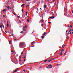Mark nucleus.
<instances>
[{
    "label": "nucleus",
    "mask_w": 73,
    "mask_h": 73,
    "mask_svg": "<svg viewBox=\"0 0 73 73\" xmlns=\"http://www.w3.org/2000/svg\"><path fill=\"white\" fill-rule=\"evenodd\" d=\"M20 45L21 46H24L25 45V43L24 42H22L20 44Z\"/></svg>",
    "instance_id": "f257e3e1"
},
{
    "label": "nucleus",
    "mask_w": 73,
    "mask_h": 73,
    "mask_svg": "<svg viewBox=\"0 0 73 73\" xmlns=\"http://www.w3.org/2000/svg\"><path fill=\"white\" fill-rule=\"evenodd\" d=\"M64 49H62L61 50V52L60 54V55H61V56H62V55H63L62 52H64Z\"/></svg>",
    "instance_id": "f03ea898"
},
{
    "label": "nucleus",
    "mask_w": 73,
    "mask_h": 73,
    "mask_svg": "<svg viewBox=\"0 0 73 73\" xmlns=\"http://www.w3.org/2000/svg\"><path fill=\"white\" fill-rule=\"evenodd\" d=\"M7 7L8 8V10L12 9V8H11V7H9V6H7Z\"/></svg>",
    "instance_id": "7ed1b4c3"
},
{
    "label": "nucleus",
    "mask_w": 73,
    "mask_h": 73,
    "mask_svg": "<svg viewBox=\"0 0 73 73\" xmlns=\"http://www.w3.org/2000/svg\"><path fill=\"white\" fill-rule=\"evenodd\" d=\"M46 68H52V66H50V67L46 66Z\"/></svg>",
    "instance_id": "20e7f679"
},
{
    "label": "nucleus",
    "mask_w": 73,
    "mask_h": 73,
    "mask_svg": "<svg viewBox=\"0 0 73 73\" xmlns=\"http://www.w3.org/2000/svg\"><path fill=\"white\" fill-rule=\"evenodd\" d=\"M45 34H46V32H44V33H43V36H45Z\"/></svg>",
    "instance_id": "39448f33"
},
{
    "label": "nucleus",
    "mask_w": 73,
    "mask_h": 73,
    "mask_svg": "<svg viewBox=\"0 0 73 73\" xmlns=\"http://www.w3.org/2000/svg\"><path fill=\"white\" fill-rule=\"evenodd\" d=\"M22 17L23 18H24V17H25V16H24V14H23L22 15Z\"/></svg>",
    "instance_id": "423d86ee"
},
{
    "label": "nucleus",
    "mask_w": 73,
    "mask_h": 73,
    "mask_svg": "<svg viewBox=\"0 0 73 73\" xmlns=\"http://www.w3.org/2000/svg\"><path fill=\"white\" fill-rule=\"evenodd\" d=\"M2 28L3 29H4V26L3 24L2 25Z\"/></svg>",
    "instance_id": "0eeeda50"
},
{
    "label": "nucleus",
    "mask_w": 73,
    "mask_h": 73,
    "mask_svg": "<svg viewBox=\"0 0 73 73\" xmlns=\"http://www.w3.org/2000/svg\"><path fill=\"white\" fill-rule=\"evenodd\" d=\"M72 31V30H71V29L70 28V31H69V32H68V33L70 32H71Z\"/></svg>",
    "instance_id": "6e6552de"
},
{
    "label": "nucleus",
    "mask_w": 73,
    "mask_h": 73,
    "mask_svg": "<svg viewBox=\"0 0 73 73\" xmlns=\"http://www.w3.org/2000/svg\"><path fill=\"white\" fill-rule=\"evenodd\" d=\"M65 45L64 44V45H62V48H64V47H65Z\"/></svg>",
    "instance_id": "1a4fd4ad"
},
{
    "label": "nucleus",
    "mask_w": 73,
    "mask_h": 73,
    "mask_svg": "<svg viewBox=\"0 0 73 73\" xmlns=\"http://www.w3.org/2000/svg\"><path fill=\"white\" fill-rule=\"evenodd\" d=\"M24 5H25V4H23L22 5H21V7H23V6H24Z\"/></svg>",
    "instance_id": "9d476101"
},
{
    "label": "nucleus",
    "mask_w": 73,
    "mask_h": 73,
    "mask_svg": "<svg viewBox=\"0 0 73 73\" xmlns=\"http://www.w3.org/2000/svg\"><path fill=\"white\" fill-rule=\"evenodd\" d=\"M5 11H6V9H5L3 10V12H5Z\"/></svg>",
    "instance_id": "9b49d317"
},
{
    "label": "nucleus",
    "mask_w": 73,
    "mask_h": 73,
    "mask_svg": "<svg viewBox=\"0 0 73 73\" xmlns=\"http://www.w3.org/2000/svg\"><path fill=\"white\" fill-rule=\"evenodd\" d=\"M23 31H26V30H25V29L23 28Z\"/></svg>",
    "instance_id": "f8f14e48"
},
{
    "label": "nucleus",
    "mask_w": 73,
    "mask_h": 73,
    "mask_svg": "<svg viewBox=\"0 0 73 73\" xmlns=\"http://www.w3.org/2000/svg\"><path fill=\"white\" fill-rule=\"evenodd\" d=\"M52 66V65L51 64H50L48 65V66Z\"/></svg>",
    "instance_id": "ddd939ff"
},
{
    "label": "nucleus",
    "mask_w": 73,
    "mask_h": 73,
    "mask_svg": "<svg viewBox=\"0 0 73 73\" xmlns=\"http://www.w3.org/2000/svg\"><path fill=\"white\" fill-rule=\"evenodd\" d=\"M12 13H13V15H14L15 16L16 15V14H15V13H14L13 12H12Z\"/></svg>",
    "instance_id": "4468645a"
},
{
    "label": "nucleus",
    "mask_w": 73,
    "mask_h": 73,
    "mask_svg": "<svg viewBox=\"0 0 73 73\" xmlns=\"http://www.w3.org/2000/svg\"><path fill=\"white\" fill-rule=\"evenodd\" d=\"M52 61V60L50 59V60H49L48 61V62H50V61Z\"/></svg>",
    "instance_id": "2eb2a0df"
},
{
    "label": "nucleus",
    "mask_w": 73,
    "mask_h": 73,
    "mask_svg": "<svg viewBox=\"0 0 73 73\" xmlns=\"http://www.w3.org/2000/svg\"><path fill=\"white\" fill-rule=\"evenodd\" d=\"M17 17L18 18V19H19V18H20V17L19 16H17Z\"/></svg>",
    "instance_id": "dca6fc26"
},
{
    "label": "nucleus",
    "mask_w": 73,
    "mask_h": 73,
    "mask_svg": "<svg viewBox=\"0 0 73 73\" xmlns=\"http://www.w3.org/2000/svg\"><path fill=\"white\" fill-rule=\"evenodd\" d=\"M44 8H46V5H44Z\"/></svg>",
    "instance_id": "f3484780"
},
{
    "label": "nucleus",
    "mask_w": 73,
    "mask_h": 73,
    "mask_svg": "<svg viewBox=\"0 0 73 73\" xmlns=\"http://www.w3.org/2000/svg\"><path fill=\"white\" fill-rule=\"evenodd\" d=\"M66 53H67V51H66L65 52V53H64V54H65V55H66Z\"/></svg>",
    "instance_id": "a211bd4d"
},
{
    "label": "nucleus",
    "mask_w": 73,
    "mask_h": 73,
    "mask_svg": "<svg viewBox=\"0 0 73 73\" xmlns=\"http://www.w3.org/2000/svg\"><path fill=\"white\" fill-rule=\"evenodd\" d=\"M21 33H24V32L23 31H21V32H20Z\"/></svg>",
    "instance_id": "6ab92c4d"
},
{
    "label": "nucleus",
    "mask_w": 73,
    "mask_h": 73,
    "mask_svg": "<svg viewBox=\"0 0 73 73\" xmlns=\"http://www.w3.org/2000/svg\"><path fill=\"white\" fill-rule=\"evenodd\" d=\"M0 28H2V25H0Z\"/></svg>",
    "instance_id": "aec40b11"
},
{
    "label": "nucleus",
    "mask_w": 73,
    "mask_h": 73,
    "mask_svg": "<svg viewBox=\"0 0 73 73\" xmlns=\"http://www.w3.org/2000/svg\"><path fill=\"white\" fill-rule=\"evenodd\" d=\"M7 27H8L9 26V24L8 23H7Z\"/></svg>",
    "instance_id": "412c9836"
},
{
    "label": "nucleus",
    "mask_w": 73,
    "mask_h": 73,
    "mask_svg": "<svg viewBox=\"0 0 73 73\" xmlns=\"http://www.w3.org/2000/svg\"><path fill=\"white\" fill-rule=\"evenodd\" d=\"M28 14V12H26V15H27Z\"/></svg>",
    "instance_id": "4be33fe9"
},
{
    "label": "nucleus",
    "mask_w": 73,
    "mask_h": 73,
    "mask_svg": "<svg viewBox=\"0 0 73 73\" xmlns=\"http://www.w3.org/2000/svg\"><path fill=\"white\" fill-rule=\"evenodd\" d=\"M19 69V68H18L16 69H15V70H17H17H18V69Z\"/></svg>",
    "instance_id": "5701e85b"
},
{
    "label": "nucleus",
    "mask_w": 73,
    "mask_h": 73,
    "mask_svg": "<svg viewBox=\"0 0 73 73\" xmlns=\"http://www.w3.org/2000/svg\"><path fill=\"white\" fill-rule=\"evenodd\" d=\"M42 38H44V36H41Z\"/></svg>",
    "instance_id": "b1692460"
},
{
    "label": "nucleus",
    "mask_w": 73,
    "mask_h": 73,
    "mask_svg": "<svg viewBox=\"0 0 73 73\" xmlns=\"http://www.w3.org/2000/svg\"><path fill=\"white\" fill-rule=\"evenodd\" d=\"M9 44H11V41H9Z\"/></svg>",
    "instance_id": "393cba45"
},
{
    "label": "nucleus",
    "mask_w": 73,
    "mask_h": 73,
    "mask_svg": "<svg viewBox=\"0 0 73 73\" xmlns=\"http://www.w3.org/2000/svg\"><path fill=\"white\" fill-rule=\"evenodd\" d=\"M48 61V60H46L44 61V62H46Z\"/></svg>",
    "instance_id": "a878e982"
},
{
    "label": "nucleus",
    "mask_w": 73,
    "mask_h": 73,
    "mask_svg": "<svg viewBox=\"0 0 73 73\" xmlns=\"http://www.w3.org/2000/svg\"><path fill=\"white\" fill-rule=\"evenodd\" d=\"M11 52H12V53H14V52H14V51H13V50L11 51Z\"/></svg>",
    "instance_id": "bb28decb"
},
{
    "label": "nucleus",
    "mask_w": 73,
    "mask_h": 73,
    "mask_svg": "<svg viewBox=\"0 0 73 73\" xmlns=\"http://www.w3.org/2000/svg\"><path fill=\"white\" fill-rule=\"evenodd\" d=\"M45 29H46V25H45Z\"/></svg>",
    "instance_id": "cd10ccee"
},
{
    "label": "nucleus",
    "mask_w": 73,
    "mask_h": 73,
    "mask_svg": "<svg viewBox=\"0 0 73 73\" xmlns=\"http://www.w3.org/2000/svg\"><path fill=\"white\" fill-rule=\"evenodd\" d=\"M19 21L20 23H21V21L19 20Z\"/></svg>",
    "instance_id": "c85d7f7f"
},
{
    "label": "nucleus",
    "mask_w": 73,
    "mask_h": 73,
    "mask_svg": "<svg viewBox=\"0 0 73 73\" xmlns=\"http://www.w3.org/2000/svg\"><path fill=\"white\" fill-rule=\"evenodd\" d=\"M15 41H18V40H16V39H14V41H15Z\"/></svg>",
    "instance_id": "c756f323"
},
{
    "label": "nucleus",
    "mask_w": 73,
    "mask_h": 73,
    "mask_svg": "<svg viewBox=\"0 0 73 73\" xmlns=\"http://www.w3.org/2000/svg\"><path fill=\"white\" fill-rule=\"evenodd\" d=\"M17 71V70H16L14 72V73H15V72H16Z\"/></svg>",
    "instance_id": "7c9ffc66"
},
{
    "label": "nucleus",
    "mask_w": 73,
    "mask_h": 73,
    "mask_svg": "<svg viewBox=\"0 0 73 73\" xmlns=\"http://www.w3.org/2000/svg\"><path fill=\"white\" fill-rule=\"evenodd\" d=\"M30 1V0H26V1Z\"/></svg>",
    "instance_id": "2f4dec72"
},
{
    "label": "nucleus",
    "mask_w": 73,
    "mask_h": 73,
    "mask_svg": "<svg viewBox=\"0 0 73 73\" xmlns=\"http://www.w3.org/2000/svg\"><path fill=\"white\" fill-rule=\"evenodd\" d=\"M49 18H50V19H53V18H52V17H49Z\"/></svg>",
    "instance_id": "473e14b6"
},
{
    "label": "nucleus",
    "mask_w": 73,
    "mask_h": 73,
    "mask_svg": "<svg viewBox=\"0 0 73 73\" xmlns=\"http://www.w3.org/2000/svg\"><path fill=\"white\" fill-rule=\"evenodd\" d=\"M52 18H54V16H52Z\"/></svg>",
    "instance_id": "72a5a7b5"
},
{
    "label": "nucleus",
    "mask_w": 73,
    "mask_h": 73,
    "mask_svg": "<svg viewBox=\"0 0 73 73\" xmlns=\"http://www.w3.org/2000/svg\"><path fill=\"white\" fill-rule=\"evenodd\" d=\"M48 23H49V24H51V23H51V22H48Z\"/></svg>",
    "instance_id": "f704fd0d"
},
{
    "label": "nucleus",
    "mask_w": 73,
    "mask_h": 73,
    "mask_svg": "<svg viewBox=\"0 0 73 73\" xmlns=\"http://www.w3.org/2000/svg\"><path fill=\"white\" fill-rule=\"evenodd\" d=\"M27 21L28 22H29V19H27Z\"/></svg>",
    "instance_id": "c9c22d12"
},
{
    "label": "nucleus",
    "mask_w": 73,
    "mask_h": 73,
    "mask_svg": "<svg viewBox=\"0 0 73 73\" xmlns=\"http://www.w3.org/2000/svg\"><path fill=\"white\" fill-rule=\"evenodd\" d=\"M68 30H67L66 31V33H67V32H68Z\"/></svg>",
    "instance_id": "e433bc0d"
},
{
    "label": "nucleus",
    "mask_w": 73,
    "mask_h": 73,
    "mask_svg": "<svg viewBox=\"0 0 73 73\" xmlns=\"http://www.w3.org/2000/svg\"><path fill=\"white\" fill-rule=\"evenodd\" d=\"M70 26L71 27V28H72L73 27L72 26V25H70Z\"/></svg>",
    "instance_id": "4c0bfd02"
},
{
    "label": "nucleus",
    "mask_w": 73,
    "mask_h": 73,
    "mask_svg": "<svg viewBox=\"0 0 73 73\" xmlns=\"http://www.w3.org/2000/svg\"><path fill=\"white\" fill-rule=\"evenodd\" d=\"M25 27H26V28H28V26H25Z\"/></svg>",
    "instance_id": "58836bf2"
},
{
    "label": "nucleus",
    "mask_w": 73,
    "mask_h": 73,
    "mask_svg": "<svg viewBox=\"0 0 73 73\" xmlns=\"http://www.w3.org/2000/svg\"><path fill=\"white\" fill-rule=\"evenodd\" d=\"M71 34H72V32H70V35H71Z\"/></svg>",
    "instance_id": "ea45409f"
},
{
    "label": "nucleus",
    "mask_w": 73,
    "mask_h": 73,
    "mask_svg": "<svg viewBox=\"0 0 73 73\" xmlns=\"http://www.w3.org/2000/svg\"><path fill=\"white\" fill-rule=\"evenodd\" d=\"M23 71H24V72H26L25 71V70H23Z\"/></svg>",
    "instance_id": "a19ab883"
},
{
    "label": "nucleus",
    "mask_w": 73,
    "mask_h": 73,
    "mask_svg": "<svg viewBox=\"0 0 73 73\" xmlns=\"http://www.w3.org/2000/svg\"><path fill=\"white\" fill-rule=\"evenodd\" d=\"M23 54V52H22L21 53V54Z\"/></svg>",
    "instance_id": "79ce46f5"
},
{
    "label": "nucleus",
    "mask_w": 73,
    "mask_h": 73,
    "mask_svg": "<svg viewBox=\"0 0 73 73\" xmlns=\"http://www.w3.org/2000/svg\"><path fill=\"white\" fill-rule=\"evenodd\" d=\"M44 20H42V22H44Z\"/></svg>",
    "instance_id": "37998d69"
},
{
    "label": "nucleus",
    "mask_w": 73,
    "mask_h": 73,
    "mask_svg": "<svg viewBox=\"0 0 73 73\" xmlns=\"http://www.w3.org/2000/svg\"><path fill=\"white\" fill-rule=\"evenodd\" d=\"M32 42V43H35V42L33 41V42Z\"/></svg>",
    "instance_id": "c03bdc74"
},
{
    "label": "nucleus",
    "mask_w": 73,
    "mask_h": 73,
    "mask_svg": "<svg viewBox=\"0 0 73 73\" xmlns=\"http://www.w3.org/2000/svg\"><path fill=\"white\" fill-rule=\"evenodd\" d=\"M31 45H33V43H32V42L31 43Z\"/></svg>",
    "instance_id": "a18cd8bd"
},
{
    "label": "nucleus",
    "mask_w": 73,
    "mask_h": 73,
    "mask_svg": "<svg viewBox=\"0 0 73 73\" xmlns=\"http://www.w3.org/2000/svg\"><path fill=\"white\" fill-rule=\"evenodd\" d=\"M41 26H42H42H43V24H41Z\"/></svg>",
    "instance_id": "49530a36"
},
{
    "label": "nucleus",
    "mask_w": 73,
    "mask_h": 73,
    "mask_svg": "<svg viewBox=\"0 0 73 73\" xmlns=\"http://www.w3.org/2000/svg\"><path fill=\"white\" fill-rule=\"evenodd\" d=\"M22 12H24V10H23L22 9Z\"/></svg>",
    "instance_id": "de8ad7c7"
},
{
    "label": "nucleus",
    "mask_w": 73,
    "mask_h": 73,
    "mask_svg": "<svg viewBox=\"0 0 73 73\" xmlns=\"http://www.w3.org/2000/svg\"><path fill=\"white\" fill-rule=\"evenodd\" d=\"M28 6H29V5H27V6H26V7H28Z\"/></svg>",
    "instance_id": "09e8293b"
},
{
    "label": "nucleus",
    "mask_w": 73,
    "mask_h": 73,
    "mask_svg": "<svg viewBox=\"0 0 73 73\" xmlns=\"http://www.w3.org/2000/svg\"><path fill=\"white\" fill-rule=\"evenodd\" d=\"M31 47H34V46H31Z\"/></svg>",
    "instance_id": "8fccbe9b"
},
{
    "label": "nucleus",
    "mask_w": 73,
    "mask_h": 73,
    "mask_svg": "<svg viewBox=\"0 0 73 73\" xmlns=\"http://www.w3.org/2000/svg\"><path fill=\"white\" fill-rule=\"evenodd\" d=\"M54 1H55V0H53V2H54Z\"/></svg>",
    "instance_id": "3c124183"
},
{
    "label": "nucleus",
    "mask_w": 73,
    "mask_h": 73,
    "mask_svg": "<svg viewBox=\"0 0 73 73\" xmlns=\"http://www.w3.org/2000/svg\"><path fill=\"white\" fill-rule=\"evenodd\" d=\"M25 53H27V51H26Z\"/></svg>",
    "instance_id": "603ef678"
},
{
    "label": "nucleus",
    "mask_w": 73,
    "mask_h": 73,
    "mask_svg": "<svg viewBox=\"0 0 73 73\" xmlns=\"http://www.w3.org/2000/svg\"><path fill=\"white\" fill-rule=\"evenodd\" d=\"M23 28L24 29L25 28V27H23Z\"/></svg>",
    "instance_id": "864d4df0"
},
{
    "label": "nucleus",
    "mask_w": 73,
    "mask_h": 73,
    "mask_svg": "<svg viewBox=\"0 0 73 73\" xmlns=\"http://www.w3.org/2000/svg\"><path fill=\"white\" fill-rule=\"evenodd\" d=\"M68 38H69V36H68L67 37V39H68Z\"/></svg>",
    "instance_id": "5fc2aeb1"
},
{
    "label": "nucleus",
    "mask_w": 73,
    "mask_h": 73,
    "mask_svg": "<svg viewBox=\"0 0 73 73\" xmlns=\"http://www.w3.org/2000/svg\"><path fill=\"white\" fill-rule=\"evenodd\" d=\"M13 34L11 35L12 36H13Z\"/></svg>",
    "instance_id": "6e6d98bb"
},
{
    "label": "nucleus",
    "mask_w": 73,
    "mask_h": 73,
    "mask_svg": "<svg viewBox=\"0 0 73 73\" xmlns=\"http://www.w3.org/2000/svg\"><path fill=\"white\" fill-rule=\"evenodd\" d=\"M40 68H42V67H40Z\"/></svg>",
    "instance_id": "4d7b16f0"
},
{
    "label": "nucleus",
    "mask_w": 73,
    "mask_h": 73,
    "mask_svg": "<svg viewBox=\"0 0 73 73\" xmlns=\"http://www.w3.org/2000/svg\"><path fill=\"white\" fill-rule=\"evenodd\" d=\"M21 61V60L20 59V60H19V61Z\"/></svg>",
    "instance_id": "13d9d810"
},
{
    "label": "nucleus",
    "mask_w": 73,
    "mask_h": 73,
    "mask_svg": "<svg viewBox=\"0 0 73 73\" xmlns=\"http://www.w3.org/2000/svg\"><path fill=\"white\" fill-rule=\"evenodd\" d=\"M57 66H58V65H59V64H57Z\"/></svg>",
    "instance_id": "bf43d9fd"
},
{
    "label": "nucleus",
    "mask_w": 73,
    "mask_h": 73,
    "mask_svg": "<svg viewBox=\"0 0 73 73\" xmlns=\"http://www.w3.org/2000/svg\"><path fill=\"white\" fill-rule=\"evenodd\" d=\"M23 58H25V56L24 57H23Z\"/></svg>",
    "instance_id": "052dcab7"
},
{
    "label": "nucleus",
    "mask_w": 73,
    "mask_h": 73,
    "mask_svg": "<svg viewBox=\"0 0 73 73\" xmlns=\"http://www.w3.org/2000/svg\"><path fill=\"white\" fill-rule=\"evenodd\" d=\"M66 60V58H65V60Z\"/></svg>",
    "instance_id": "680f3d73"
},
{
    "label": "nucleus",
    "mask_w": 73,
    "mask_h": 73,
    "mask_svg": "<svg viewBox=\"0 0 73 73\" xmlns=\"http://www.w3.org/2000/svg\"><path fill=\"white\" fill-rule=\"evenodd\" d=\"M60 53H59V55H60Z\"/></svg>",
    "instance_id": "e2e57ef3"
},
{
    "label": "nucleus",
    "mask_w": 73,
    "mask_h": 73,
    "mask_svg": "<svg viewBox=\"0 0 73 73\" xmlns=\"http://www.w3.org/2000/svg\"><path fill=\"white\" fill-rule=\"evenodd\" d=\"M5 32H6V33H7V32H6V31H5Z\"/></svg>",
    "instance_id": "0e129e2a"
},
{
    "label": "nucleus",
    "mask_w": 73,
    "mask_h": 73,
    "mask_svg": "<svg viewBox=\"0 0 73 73\" xmlns=\"http://www.w3.org/2000/svg\"><path fill=\"white\" fill-rule=\"evenodd\" d=\"M49 0H48V1H49Z\"/></svg>",
    "instance_id": "69168bd1"
},
{
    "label": "nucleus",
    "mask_w": 73,
    "mask_h": 73,
    "mask_svg": "<svg viewBox=\"0 0 73 73\" xmlns=\"http://www.w3.org/2000/svg\"><path fill=\"white\" fill-rule=\"evenodd\" d=\"M72 13H73V11H72Z\"/></svg>",
    "instance_id": "338daca9"
},
{
    "label": "nucleus",
    "mask_w": 73,
    "mask_h": 73,
    "mask_svg": "<svg viewBox=\"0 0 73 73\" xmlns=\"http://www.w3.org/2000/svg\"><path fill=\"white\" fill-rule=\"evenodd\" d=\"M72 33L73 34V32H72Z\"/></svg>",
    "instance_id": "774afa93"
}]
</instances>
